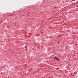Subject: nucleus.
Listing matches in <instances>:
<instances>
[{"instance_id":"2","label":"nucleus","mask_w":78,"mask_h":78,"mask_svg":"<svg viewBox=\"0 0 78 78\" xmlns=\"http://www.w3.org/2000/svg\"><path fill=\"white\" fill-rule=\"evenodd\" d=\"M77 7H78V5H77Z\"/></svg>"},{"instance_id":"3","label":"nucleus","mask_w":78,"mask_h":78,"mask_svg":"<svg viewBox=\"0 0 78 78\" xmlns=\"http://www.w3.org/2000/svg\"><path fill=\"white\" fill-rule=\"evenodd\" d=\"M58 43H59V42L58 41Z\"/></svg>"},{"instance_id":"1","label":"nucleus","mask_w":78,"mask_h":78,"mask_svg":"<svg viewBox=\"0 0 78 78\" xmlns=\"http://www.w3.org/2000/svg\"><path fill=\"white\" fill-rule=\"evenodd\" d=\"M55 59L57 60V61H58L59 60V59H58V58H57V57H55Z\"/></svg>"}]
</instances>
